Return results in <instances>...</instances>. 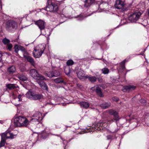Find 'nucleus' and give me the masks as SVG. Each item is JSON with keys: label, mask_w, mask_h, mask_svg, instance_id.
<instances>
[{"label": "nucleus", "mask_w": 149, "mask_h": 149, "mask_svg": "<svg viewBox=\"0 0 149 149\" xmlns=\"http://www.w3.org/2000/svg\"><path fill=\"white\" fill-rule=\"evenodd\" d=\"M14 123L15 127H27L30 124V121L25 117L22 116L15 117Z\"/></svg>", "instance_id": "nucleus-1"}, {"label": "nucleus", "mask_w": 149, "mask_h": 149, "mask_svg": "<svg viewBox=\"0 0 149 149\" xmlns=\"http://www.w3.org/2000/svg\"><path fill=\"white\" fill-rule=\"evenodd\" d=\"M45 46L44 45H39L38 47L35 48L33 52V56L36 58H39L41 56L45 49Z\"/></svg>", "instance_id": "nucleus-2"}, {"label": "nucleus", "mask_w": 149, "mask_h": 149, "mask_svg": "<svg viewBox=\"0 0 149 149\" xmlns=\"http://www.w3.org/2000/svg\"><path fill=\"white\" fill-rule=\"evenodd\" d=\"M58 5L56 3L52 2L51 0H47L46 10L50 12H55L58 10Z\"/></svg>", "instance_id": "nucleus-3"}, {"label": "nucleus", "mask_w": 149, "mask_h": 149, "mask_svg": "<svg viewBox=\"0 0 149 149\" xmlns=\"http://www.w3.org/2000/svg\"><path fill=\"white\" fill-rule=\"evenodd\" d=\"M30 74V75L35 79L41 81L45 79L44 77L39 74L37 71L35 69L31 70Z\"/></svg>", "instance_id": "nucleus-4"}, {"label": "nucleus", "mask_w": 149, "mask_h": 149, "mask_svg": "<svg viewBox=\"0 0 149 149\" xmlns=\"http://www.w3.org/2000/svg\"><path fill=\"white\" fill-rule=\"evenodd\" d=\"M26 97L30 99L34 100H40L43 98L42 94L36 93L31 91H29L26 94Z\"/></svg>", "instance_id": "nucleus-5"}, {"label": "nucleus", "mask_w": 149, "mask_h": 149, "mask_svg": "<svg viewBox=\"0 0 149 149\" xmlns=\"http://www.w3.org/2000/svg\"><path fill=\"white\" fill-rule=\"evenodd\" d=\"M43 118L42 113L40 112L37 111L33 114L32 118L29 121H30V123L33 122L39 123Z\"/></svg>", "instance_id": "nucleus-6"}, {"label": "nucleus", "mask_w": 149, "mask_h": 149, "mask_svg": "<svg viewBox=\"0 0 149 149\" xmlns=\"http://www.w3.org/2000/svg\"><path fill=\"white\" fill-rule=\"evenodd\" d=\"M141 13L139 11L135 12L131 14L129 16V21L131 22H135L139 19Z\"/></svg>", "instance_id": "nucleus-7"}, {"label": "nucleus", "mask_w": 149, "mask_h": 149, "mask_svg": "<svg viewBox=\"0 0 149 149\" xmlns=\"http://www.w3.org/2000/svg\"><path fill=\"white\" fill-rule=\"evenodd\" d=\"M114 6L116 8L120 10L122 12L124 11L126 9L125 4L121 0H116Z\"/></svg>", "instance_id": "nucleus-8"}, {"label": "nucleus", "mask_w": 149, "mask_h": 149, "mask_svg": "<svg viewBox=\"0 0 149 149\" xmlns=\"http://www.w3.org/2000/svg\"><path fill=\"white\" fill-rule=\"evenodd\" d=\"M17 26V23L13 20L8 21L6 23V28L8 30L12 29H16Z\"/></svg>", "instance_id": "nucleus-9"}, {"label": "nucleus", "mask_w": 149, "mask_h": 149, "mask_svg": "<svg viewBox=\"0 0 149 149\" xmlns=\"http://www.w3.org/2000/svg\"><path fill=\"white\" fill-rule=\"evenodd\" d=\"M17 134H14L9 130L6 131L5 133L2 134L1 136H3L6 139H13L16 137Z\"/></svg>", "instance_id": "nucleus-10"}, {"label": "nucleus", "mask_w": 149, "mask_h": 149, "mask_svg": "<svg viewBox=\"0 0 149 149\" xmlns=\"http://www.w3.org/2000/svg\"><path fill=\"white\" fill-rule=\"evenodd\" d=\"M35 24L38 26L41 31V33H42L45 30L44 29L45 26L44 22L41 20H38L36 22Z\"/></svg>", "instance_id": "nucleus-11"}, {"label": "nucleus", "mask_w": 149, "mask_h": 149, "mask_svg": "<svg viewBox=\"0 0 149 149\" xmlns=\"http://www.w3.org/2000/svg\"><path fill=\"white\" fill-rule=\"evenodd\" d=\"M109 113L110 115L113 116L114 117V119H111V122H113L114 120H116L117 122L119 119L118 113L115 110L113 109L110 110L109 111Z\"/></svg>", "instance_id": "nucleus-12"}, {"label": "nucleus", "mask_w": 149, "mask_h": 149, "mask_svg": "<svg viewBox=\"0 0 149 149\" xmlns=\"http://www.w3.org/2000/svg\"><path fill=\"white\" fill-rule=\"evenodd\" d=\"M136 88V87L133 85H130L123 87L122 90L124 92H129Z\"/></svg>", "instance_id": "nucleus-13"}, {"label": "nucleus", "mask_w": 149, "mask_h": 149, "mask_svg": "<svg viewBox=\"0 0 149 149\" xmlns=\"http://www.w3.org/2000/svg\"><path fill=\"white\" fill-rule=\"evenodd\" d=\"M78 77L81 79H86V76L84 71L82 70H80L77 73Z\"/></svg>", "instance_id": "nucleus-14"}, {"label": "nucleus", "mask_w": 149, "mask_h": 149, "mask_svg": "<svg viewBox=\"0 0 149 149\" xmlns=\"http://www.w3.org/2000/svg\"><path fill=\"white\" fill-rule=\"evenodd\" d=\"M24 57L28 62L30 63L33 66H35V63L33 58L32 57L30 56L24 55Z\"/></svg>", "instance_id": "nucleus-15"}, {"label": "nucleus", "mask_w": 149, "mask_h": 149, "mask_svg": "<svg viewBox=\"0 0 149 149\" xmlns=\"http://www.w3.org/2000/svg\"><path fill=\"white\" fill-rule=\"evenodd\" d=\"M80 105L82 108L87 109L90 106V104L88 102L85 101L81 102L79 103Z\"/></svg>", "instance_id": "nucleus-16"}, {"label": "nucleus", "mask_w": 149, "mask_h": 149, "mask_svg": "<svg viewBox=\"0 0 149 149\" xmlns=\"http://www.w3.org/2000/svg\"><path fill=\"white\" fill-rule=\"evenodd\" d=\"M38 83L42 89L47 91H48L47 86L44 81H39L38 82Z\"/></svg>", "instance_id": "nucleus-17"}, {"label": "nucleus", "mask_w": 149, "mask_h": 149, "mask_svg": "<svg viewBox=\"0 0 149 149\" xmlns=\"http://www.w3.org/2000/svg\"><path fill=\"white\" fill-rule=\"evenodd\" d=\"M96 88V92L97 94L100 97H103L104 95L102 93L101 91L100 88L97 86L95 87Z\"/></svg>", "instance_id": "nucleus-18"}, {"label": "nucleus", "mask_w": 149, "mask_h": 149, "mask_svg": "<svg viewBox=\"0 0 149 149\" xmlns=\"http://www.w3.org/2000/svg\"><path fill=\"white\" fill-rule=\"evenodd\" d=\"M86 79H88V80L92 82H94L96 80V78L95 77L92 76L91 75L88 76L86 75Z\"/></svg>", "instance_id": "nucleus-19"}, {"label": "nucleus", "mask_w": 149, "mask_h": 149, "mask_svg": "<svg viewBox=\"0 0 149 149\" xmlns=\"http://www.w3.org/2000/svg\"><path fill=\"white\" fill-rule=\"evenodd\" d=\"M94 0H86L84 2V6L88 7L90 6L93 2Z\"/></svg>", "instance_id": "nucleus-20"}, {"label": "nucleus", "mask_w": 149, "mask_h": 149, "mask_svg": "<svg viewBox=\"0 0 149 149\" xmlns=\"http://www.w3.org/2000/svg\"><path fill=\"white\" fill-rule=\"evenodd\" d=\"M16 68L14 66H11L8 69V71L10 74H12L15 72Z\"/></svg>", "instance_id": "nucleus-21"}, {"label": "nucleus", "mask_w": 149, "mask_h": 149, "mask_svg": "<svg viewBox=\"0 0 149 149\" xmlns=\"http://www.w3.org/2000/svg\"><path fill=\"white\" fill-rule=\"evenodd\" d=\"M110 105L111 104L110 103L105 102L101 104L100 106L103 109H106L109 107Z\"/></svg>", "instance_id": "nucleus-22"}, {"label": "nucleus", "mask_w": 149, "mask_h": 149, "mask_svg": "<svg viewBox=\"0 0 149 149\" xmlns=\"http://www.w3.org/2000/svg\"><path fill=\"white\" fill-rule=\"evenodd\" d=\"M1 140L0 143V147H3L4 146L6 143V139L3 136H1Z\"/></svg>", "instance_id": "nucleus-23"}, {"label": "nucleus", "mask_w": 149, "mask_h": 149, "mask_svg": "<svg viewBox=\"0 0 149 149\" xmlns=\"http://www.w3.org/2000/svg\"><path fill=\"white\" fill-rule=\"evenodd\" d=\"M48 133H47L46 131L45 130L42 132L40 136H41L42 138L43 139H44L47 137L48 136Z\"/></svg>", "instance_id": "nucleus-24"}, {"label": "nucleus", "mask_w": 149, "mask_h": 149, "mask_svg": "<svg viewBox=\"0 0 149 149\" xmlns=\"http://www.w3.org/2000/svg\"><path fill=\"white\" fill-rule=\"evenodd\" d=\"M45 74V76L49 78H52L54 77L53 71L46 72Z\"/></svg>", "instance_id": "nucleus-25"}, {"label": "nucleus", "mask_w": 149, "mask_h": 149, "mask_svg": "<svg viewBox=\"0 0 149 149\" xmlns=\"http://www.w3.org/2000/svg\"><path fill=\"white\" fill-rule=\"evenodd\" d=\"M64 72L67 75L69 74L70 72V69L68 66H66L64 68Z\"/></svg>", "instance_id": "nucleus-26"}, {"label": "nucleus", "mask_w": 149, "mask_h": 149, "mask_svg": "<svg viewBox=\"0 0 149 149\" xmlns=\"http://www.w3.org/2000/svg\"><path fill=\"white\" fill-rule=\"evenodd\" d=\"M19 79L22 81H25L27 80V78L24 75H21L19 76Z\"/></svg>", "instance_id": "nucleus-27"}, {"label": "nucleus", "mask_w": 149, "mask_h": 149, "mask_svg": "<svg viewBox=\"0 0 149 149\" xmlns=\"http://www.w3.org/2000/svg\"><path fill=\"white\" fill-rule=\"evenodd\" d=\"M6 86L10 90H12L15 88V85L12 84H8L6 85Z\"/></svg>", "instance_id": "nucleus-28"}, {"label": "nucleus", "mask_w": 149, "mask_h": 149, "mask_svg": "<svg viewBox=\"0 0 149 149\" xmlns=\"http://www.w3.org/2000/svg\"><path fill=\"white\" fill-rule=\"evenodd\" d=\"M102 73L104 74H107L109 72V70L107 68H104L102 69Z\"/></svg>", "instance_id": "nucleus-29"}, {"label": "nucleus", "mask_w": 149, "mask_h": 149, "mask_svg": "<svg viewBox=\"0 0 149 149\" xmlns=\"http://www.w3.org/2000/svg\"><path fill=\"white\" fill-rule=\"evenodd\" d=\"M54 81L56 83H58L61 82H63V79L60 77H58L54 80Z\"/></svg>", "instance_id": "nucleus-30"}, {"label": "nucleus", "mask_w": 149, "mask_h": 149, "mask_svg": "<svg viewBox=\"0 0 149 149\" xmlns=\"http://www.w3.org/2000/svg\"><path fill=\"white\" fill-rule=\"evenodd\" d=\"M20 46L17 45H15L14 46L15 52L16 53H18V52L20 50Z\"/></svg>", "instance_id": "nucleus-31"}, {"label": "nucleus", "mask_w": 149, "mask_h": 149, "mask_svg": "<svg viewBox=\"0 0 149 149\" xmlns=\"http://www.w3.org/2000/svg\"><path fill=\"white\" fill-rule=\"evenodd\" d=\"M20 50L24 54H27V50L24 47L21 46H20Z\"/></svg>", "instance_id": "nucleus-32"}, {"label": "nucleus", "mask_w": 149, "mask_h": 149, "mask_svg": "<svg viewBox=\"0 0 149 149\" xmlns=\"http://www.w3.org/2000/svg\"><path fill=\"white\" fill-rule=\"evenodd\" d=\"M10 42V41L9 40L6 38L3 39L2 40V42L4 44H8Z\"/></svg>", "instance_id": "nucleus-33"}, {"label": "nucleus", "mask_w": 149, "mask_h": 149, "mask_svg": "<svg viewBox=\"0 0 149 149\" xmlns=\"http://www.w3.org/2000/svg\"><path fill=\"white\" fill-rule=\"evenodd\" d=\"M73 63L74 62L72 60H68L66 63L67 65L68 66L73 65Z\"/></svg>", "instance_id": "nucleus-34"}, {"label": "nucleus", "mask_w": 149, "mask_h": 149, "mask_svg": "<svg viewBox=\"0 0 149 149\" xmlns=\"http://www.w3.org/2000/svg\"><path fill=\"white\" fill-rule=\"evenodd\" d=\"M54 77H57L60 75V73L58 71L55 70L53 72Z\"/></svg>", "instance_id": "nucleus-35"}, {"label": "nucleus", "mask_w": 149, "mask_h": 149, "mask_svg": "<svg viewBox=\"0 0 149 149\" xmlns=\"http://www.w3.org/2000/svg\"><path fill=\"white\" fill-rule=\"evenodd\" d=\"M140 102L141 103V104L144 105L146 104V101L145 100L141 99L140 100Z\"/></svg>", "instance_id": "nucleus-36"}, {"label": "nucleus", "mask_w": 149, "mask_h": 149, "mask_svg": "<svg viewBox=\"0 0 149 149\" xmlns=\"http://www.w3.org/2000/svg\"><path fill=\"white\" fill-rule=\"evenodd\" d=\"M13 47L12 45L10 43H8L7 44V47L8 49L10 51L11 49V48Z\"/></svg>", "instance_id": "nucleus-37"}, {"label": "nucleus", "mask_w": 149, "mask_h": 149, "mask_svg": "<svg viewBox=\"0 0 149 149\" xmlns=\"http://www.w3.org/2000/svg\"><path fill=\"white\" fill-rule=\"evenodd\" d=\"M125 60H123L122 62L120 63V65H121L123 69H125V67L124 66V64L125 62Z\"/></svg>", "instance_id": "nucleus-38"}, {"label": "nucleus", "mask_w": 149, "mask_h": 149, "mask_svg": "<svg viewBox=\"0 0 149 149\" xmlns=\"http://www.w3.org/2000/svg\"><path fill=\"white\" fill-rule=\"evenodd\" d=\"M84 17L82 15H79L77 17V19L79 20H81L83 19Z\"/></svg>", "instance_id": "nucleus-39"}, {"label": "nucleus", "mask_w": 149, "mask_h": 149, "mask_svg": "<svg viewBox=\"0 0 149 149\" xmlns=\"http://www.w3.org/2000/svg\"><path fill=\"white\" fill-rule=\"evenodd\" d=\"M107 139L108 140H112L113 139V136L111 135H108L107 136Z\"/></svg>", "instance_id": "nucleus-40"}, {"label": "nucleus", "mask_w": 149, "mask_h": 149, "mask_svg": "<svg viewBox=\"0 0 149 149\" xmlns=\"http://www.w3.org/2000/svg\"><path fill=\"white\" fill-rule=\"evenodd\" d=\"M112 100L115 101H117L119 99L117 97H113Z\"/></svg>", "instance_id": "nucleus-41"}, {"label": "nucleus", "mask_w": 149, "mask_h": 149, "mask_svg": "<svg viewBox=\"0 0 149 149\" xmlns=\"http://www.w3.org/2000/svg\"><path fill=\"white\" fill-rule=\"evenodd\" d=\"M22 97V95H18V99L19 100H18L19 101H22V99L21 98Z\"/></svg>", "instance_id": "nucleus-42"}, {"label": "nucleus", "mask_w": 149, "mask_h": 149, "mask_svg": "<svg viewBox=\"0 0 149 149\" xmlns=\"http://www.w3.org/2000/svg\"><path fill=\"white\" fill-rule=\"evenodd\" d=\"M105 4H106V3H103V2L99 6V7L100 8H102V9L103 8H102V6H103V5H105Z\"/></svg>", "instance_id": "nucleus-43"}, {"label": "nucleus", "mask_w": 149, "mask_h": 149, "mask_svg": "<svg viewBox=\"0 0 149 149\" xmlns=\"http://www.w3.org/2000/svg\"><path fill=\"white\" fill-rule=\"evenodd\" d=\"M1 17L2 18H3L4 17H6V15L4 14H2L1 13Z\"/></svg>", "instance_id": "nucleus-44"}, {"label": "nucleus", "mask_w": 149, "mask_h": 149, "mask_svg": "<svg viewBox=\"0 0 149 149\" xmlns=\"http://www.w3.org/2000/svg\"><path fill=\"white\" fill-rule=\"evenodd\" d=\"M77 86L78 87H79L80 88H82V86L79 84H78L77 85Z\"/></svg>", "instance_id": "nucleus-45"}, {"label": "nucleus", "mask_w": 149, "mask_h": 149, "mask_svg": "<svg viewBox=\"0 0 149 149\" xmlns=\"http://www.w3.org/2000/svg\"><path fill=\"white\" fill-rule=\"evenodd\" d=\"M2 54L0 53V61H1L2 60Z\"/></svg>", "instance_id": "nucleus-46"}, {"label": "nucleus", "mask_w": 149, "mask_h": 149, "mask_svg": "<svg viewBox=\"0 0 149 149\" xmlns=\"http://www.w3.org/2000/svg\"><path fill=\"white\" fill-rule=\"evenodd\" d=\"M0 6L1 8V9H2V4L1 2V1H0Z\"/></svg>", "instance_id": "nucleus-47"}, {"label": "nucleus", "mask_w": 149, "mask_h": 149, "mask_svg": "<svg viewBox=\"0 0 149 149\" xmlns=\"http://www.w3.org/2000/svg\"><path fill=\"white\" fill-rule=\"evenodd\" d=\"M118 130H115L114 131H113V132H111L112 133H116V132H117Z\"/></svg>", "instance_id": "nucleus-48"}, {"label": "nucleus", "mask_w": 149, "mask_h": 149, "mask_svg": "<svg viewBox=\"0 0 149 149\" xmlns=\"http://www.w3.org/2000/svg\"><path fill=\"white\" fill-rule=\"evenodd\" d=\"M4 122V121L3 120H0V123L2 124Z\"/></svg>", "instance_id": "nucleus-49"}, {"label": "nucleus", "mask_w": 149, "mask_h": 149, "mask_svg": "<svg viewBox=\"0 0 149 149\" xmlns=\"http://www.w3.org/2000/svg\"><path fill=\"white\" fill-rule=\"evenodd\" d=\"M143 53L144 52H141L139 55H143Z\"/></svg>", "instance_id": "nucleus-50"}, {"label": "nucleus", "mask_w": 149, "mask_h": 149, "mask_svg": "<svg viewBox=\"0 0 149 149\" xmlns=\"http://www.w3.org/2000/svg\"><path fill=\"white\" fill-rule=\"evenodd\" d=\"M53 135H55V136H59V135H56V134L55 135V134H53Z\"/></svg>", "instance_id": "nucleus-51"}, {"label": "nucleus", "mask_w": 149, "mask_h": 149, "mask_svg": "<svg viewBox=\"0 0 149 149\" xmlns=\"http://www.w3.org/2000/svg\"><path fill=\"white\" fill-rule=\"evenodd\" d=\"M61 140H62L63 141H64L63 139V138H62V137H61Z\"/></svg>", "instance_id": "nucleus-52"}, {"label": "nucleus", "mask_w": 149, "mask_h": 149, "mask_svg": "<svg viewBox=\"0 0 149 149\" xmlns=\"http://www.w3.org/2000/svg\"><path fill=\"white\" fill-rule=\"evenodd\" d=\"M148 15H149V9H148Z\"/></svg>", "instance_id": "nucleus-53"}, {"label": "nucleus", "mask_w": 149, "mask_h": 149, "mask_svg": "<svg viewBox=\"0 0 149 149\" xmlns=\"http://www.w3.org/2000/svg\"><path fill=\"white\" fill-rule=\"evenodd\" d=\"M45 33H43V34H42V35H45Z\"/></svg>", "instance_id": "nucleus-54"}, {"label": "nucleus", "mask_w": 149, "mask_h": 149, "mask_svg": "<svg viewBox=\"0 0 149 149\" xmlns=\"http://www.w3.org/2000/svg\"><path fill=\"white\" fill-rule=\"evenodd\" d=\"M99 81L100 82H101V81H100V80H99Z\"/></svg>", "instance_id": "nucleus-55"}]
</instances>
